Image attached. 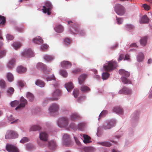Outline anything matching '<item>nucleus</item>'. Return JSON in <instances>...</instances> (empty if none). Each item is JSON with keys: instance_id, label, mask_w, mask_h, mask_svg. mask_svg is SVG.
<instances>
[{"instance_id": "f257e3e1", "label": "nucleus", "mask_w": 152, "mask_h": 152, "mask_svg": "<svg viewBox=\"0 0 152 152\" xmlns=\"http://www.w3.org/2000/svg\"><path fill=\"white\" fill-rule=\"evenodd\" d=\"M68 23L70 26L69 32L70 33L78 34L80 36H83L85 34L86 32L83 30L80 29L78 26L71 21H68Z\"/></svg>"}, {"instance_id": "f03ea898", "label": "nucleus", "mask_w": 152, "mask_h": 152, "mask_svg": "<svg viewBox=\"0 0 152 152\" xmlns=\"http://www.w3.org/2000/svg\"><path fill=\"white\" fill-rule=\"evenodd\" d=\"M69 119L66 117L59 118L57 121V124L60 128L69 129Z\"/></svg>"}, {"instance_id": "7ed1b4c3", "label": "nucleus", "mask_w": 152, "mask_h": 152, "mask_svg": "<svg viewBox=\"0 0 152 152\" xmlns=\"http://www.w3.org/2000/svg\"><path fill=\"white\" fill-rule=\"evenodd\" d=\"M117 66L116 62L112 60L108 61L104 65L103 70L106 72L111 71L115 69Z\"/></svg>"}, {"instance_id": "20e7f679", "label": "nucleus", "mask_w": 152, "mask_h": 152, "mask_svg": "<svg viewBox=\"0 0 152 152\" xmlns=\"http://www.w3.org/2000/svg\"><path fill=\"white\" fill-rule=\"evenodd\" d=\"M61 93L60 91L58 89L55 90L51 94L53 97L51 98H47L45 99L44 101L45 103H48V100H57L59 99V97L61 96Z\"/></svg>"}, {"instance_id": "39448f33", "label": "nucleus", "mask_w": 152, "mask_h": 152, "mask_svg": "<svg viewBox=\"0 0 152 152\" xmlns=\"http://www.w3.org/2000/svg\"><path fill=\"white\" fill-rule=\"evenodd\" d=\"M115 123L116 121L114 119L107 120L104 122L103 127L105 130L110 129L114 126Z\"/></svg>"}, {"instance_id": "423d86ee", "label": "nucleus", "mask_w": 152, "mask_h": 152, "mask_svg": "<svg viewBox=\"0 0 152 152\" xmlns=\"http://www.w3.org/2000/svg\"><path fill=\"white\" fill-rule=\"evenodd\" d=\"M59 109V106L57 104L53 103L50 104L48 108V113L50 115H53L58 111Z\"/></svg>"}, {"instance_id": "0eeeda50", "label": "nucleus", "mask_w": 152, "mask_h": 152, "mask_svg": "<svg viewBox=\"0 0 152 152\" xmlns=\"http://www.w3.org/2000/svg\"><path fill=\"white\" fill-rule=\"evenodd\" d=\"M115 10L116 13L118 15L122 16L123 15L125 12V9L124 7L121 4H118L115 5Z\"/></svg>"}, {"instance_id": "6e6552de", "label": "nucleus", "mask_w": 152, "mask_h": 152, "mask_svg": "<svg viewBox=\"0 0 152 152\" xmlns=\"http://www.w3.org/2000/svg\"><path fill=\"white\" fill-rule=\"evenodd\" d=\"M42 11L44 13H47L48 15H50L51 12L50 11L52 8V5L49 1H47L45 3V5L43 6Z\"/></svg>"}, {"instance_id": "1a4fd4ad", "label": "nucleus", "mask_w": 152, "mask_h": 152, "mask_svg": "<svg viewBox=\"0 0 152 152\" xmlns=\"http://www.w3.org/2000/svg\"><path fill=\"white\" fill-rule=\"evenodd\" d=\"M21 55L22 57H24L31 58L34 56L33 52L30 48L24 49L21 53Z\"/></svg>"}, {"instance_id": "9d476101", "label": "nucleus", "mask_w": 152, "mask_h": 152, "mask_svg": "<svg viewBox=\"0 0 152 152\" xmlns=\"http://www.w3.org/2000/svg\"><path fill=\"white\" fill-rule=\"evenodd\" d=\"M18 134L13 130H8L6 134L5 137L6 139H14L18 137Z\"/></svg>"}, {"instance_id": "9b49d317", "label": "nucleus", "mask_w": 152, "mask_h": 152, "mask_svg": "<svg viewBox=\"0 0 152 152\" xmlns=\"http://www.w3.org/2000/svg\"><path fill=\"white\" fill-rule=\"evenodd\" d=\"M19 102V105L15 108L16 110H20L24 107L27 103L26 100L23 97L20 98Z\"/></svg>"}, {"instance_id": "f8f14e48", "label": "nucleus", "mask_w": 152, "mask_h": 152, "mask_svg": "<svg viewBox=\"0 0 152 152\" xmlns=\"http://www.w3.org/2000/svg\"><path fill=\"white\" fill-rule=\"evenodd\" d=\"M16 63V60L15 59L11 58L7 61L6 66L9 69L12 70L15 67Z\"/></svg>"}, {"instance_id": "ddd939ff", "label": "nucleus", "mask_w": 152, "mask_h": 152, "mask_svg": "<svg viewBox=\"0 0 152 152\" xmlns=\"http://www.w3.org/2000/svg\"><path fill=\"white\" fill-rule=\"evenodd\" d=\"M7 118L8 121L11 122V124H14L18 122L19 120L18 119H15L12 113L10 112L7 113Z\"/></svg>"}, {"instance_id": "4468645a", "label": "nucleus", "mask_w": 152, "mask_h": 152, "mask_svg": "<svg viewBox=\"0 0 152 152\" xmlns=\"http://www.w3.org/2000/svg\"><path fill=\"white\" fill-rule=\"evenodd\" d=\"M132 91L130 88L124 87L120 89L118 92L119 94H125L130 95L132 94Z\"/></svg>"}, {"instance_id": "2eb2a0df", "label": "nucleus", "mask_w": 152, "mask_h": 152, "mask_svg": "<svg viewBox=\"0 0 152 152\" xmlns=\"http://www.w3.org/2000/svg\"><path fill=\"white\" fill-rule=\"evenodd\" d=\"M70 142V137L69 134H63L62 137V142L64 144L68 146Z\"/></svg>"}, {"instance_id": "dca6fc26", "label": "nucleus", "mask_w": 152, "mask_h": 152, "mask_svg": "<svg viewBox=\"0 0 152 152\" xmlns=\"http://www.w3.org/2000/svg\"><path fill=\"white\" fill-rule=\"evenodd\" d=\"M6 149L9 152H19L17 148L12 145H7Z\"/></svg>"}, {"instance_id": "f3484780", "label": "nucleus", "mask_w": 152, "mask_h": 152, "mask_svg": "<svg viewBox=\"0 0 152 152\" xmlns=\"http://www.w3.org/2000/svg\"><path fill=\"white\" fill-rule=\"evenodd\" d=\"M139 112L137 111H135L131 115V118L132 122L137 123L139 117Z\"/></svg>"}, {"instance_id": "a211bd4d", "label": "nucleus", "mask_w": 152, "mask_h": 152, "mask_svg": "<svg viewBox=\"0 0 152 152\" xmlns=\"http://www.w3.org/2000/svg\"><path fill=\"white\" fill-rule=\"evenodd\" d=\"M61 65L63 68L68 69L70 68L72 66L71 63L67 61H64L61 62Z\"/></svg>"}, {"instance_id": "6ab92c4d", "label": "nucleus", "mask_w": 152, "mask_h": 152, "mask_svg": "<svg viewBox=\"0 0 152 152\" xmlns=\"http://www.w3.org/2000/svg\"><path fill=\"white\" fill-rule=\"evenodd\" d=\"M48 135L45 132H42L39 133V137L40 139L43 141H46L48 140Z\"/></svg>"}, {"instance_id": "aec40b11", "label": "nucleus", "mask_w": 152, "mask_h": 152, "mask_svg": "<svg viewBox=\"0 0 152 152\" xmlns=\"http://www.w3.org/2000/svg\"><path fill=\"white\" fill-rule=\"evenodd\" d=\"M48 148L51 150H53L56 149V144L55 141L53 140H51L48 142Z\"/></svg>"}, {"instance_id": "412c9836", "label": "nucleus", "mask_w": 152, "mask_h": 152, "mask_svg": "<svg viewBox=\"0 0 152 152\" xmlns=\"http://www.w3.org/2000/svg\"><path fill=\"white\" fill-rule=\"evenodd\" d=\"M119 72L122 76V77H128L130 75L129 72L123 69L119 70Z\"/></svg>"}, {"instance_id": "4be33fe9", "label": "nucleus", "mask_w": 152, "mask_h": 152, "mask_svg": "<svg viewBox=\"0 0 152 152\" xmlns=\"http://www.w3.org/2000/svg\"><path fill=\"white\" fill-rule=\"evenodd\" d=\"M144 55L143 53L139 52L138 53L136 56V59L137 62H140L144 61Z\"/></svg>"}, {"instance_id": "5701e85b", "label": "nucleus", "mask_w": 152, "mask_h": 152, "mask_svg": "<svg viewBox=\"0 0 152 152\" xmlns=\"http://www.w3.org/2000/svg\"><path fill=\"white\" fill-rule=\"evenodd\" d=\"M32 42L33 43L38 44L40 45L43 42V40L40 36H37L34 38L32 40Z\"/></svg>"}, {"instance_id": "b1692460", "label": "nucleus", "mask_w": 152, "mask_h": 152, "mask_svg": "<svg viewBox=\"0 0 152 152\" xmlns=\"http://www.w3.org/2000/svg\"><path fill=\"white\" fill-rule=\"evenodd\" d=\"M64 86L65 87L68 92H70L74 87L73 83L71 82L66 83L65 84Z\"/></svg>"}, {"instance_id": "393cba45", "label": "nucleus", "mask_w": 152, "mask_h": 152, "mask_svg": "<svg viewBox=\"0 0 152 152\" xmlns=\"http://www.w3.org/2000/svg\"><path fill=\"white\" fill-rule=\"evenodd\" d=\"M86 124L85 122H81L79 123L77 125V129L80 131H83L86 129Z\"/></svg>"}, {"instance_id": "a878e982", "label": "nucleus", "mask_w": 152, "mask_h": 152, "mask_svg": "<svg viewBox=\"0 0 152 152\" xmlns=\"http://www.w3.org/2000/svg\"><path fill=\"white\" fill-rule=\"evenodd\" d=\"M36 67L38 69L41 70L43 72L46 70V65L42 63H37L36 65Z\"/></svg>"}, {"instance_id": "bb28decb", "label": "nucleus", "mask_w": 152, "mask_h": 152, "mask_svg": "<svg viewBox=\"0 0 152 152\" xmlns=\"http://www.w3.org/2000/svg\"><path fill=\"white\" fill-rule=\"evenodd\" d=\"M16 71L18 73L22 74L26 72L27 69L22 66H20L17 68Z\"/></svg>"}, {"instance_id": "cd10ccee", "label": "nucleus", "mask_w": 152, "mask_h": 152, "mask_svg": "<svg viewBox=\"0 0 152 152\" xmlns=\"http://www.w3.org/2000/svg\"><path fill=\"white\" fill-rule=\"evenodd\" d=\"M87 77V75L86 74H82L78 78L79 83L80 85L82 84L85 81Z\"/></svg>"}, {"instance_id": "c85d7f7f", "label": "nucleus", "mask_w": 152, "mask_h": 152, "mask_svg": "<svg viewBox=\"0 0 152 152\" xmlns=\"http://www.w3.org/2000/svg\"><path fill=\"white\" fill-rule=\"evenodd\" d=\"M55 31L57 33H60L63 32L64 28L61 25H56L54 28Z\"/></svg>"}, {"instance_id": "c756f323", "label": "nucleus", "mask_w": 152, "mask_h": 152, "mask_svg": "<svg viewBox=\"0 0 152 152\" xmlns=\"http://www.w3.org/2000/svg\"><path fill=\"white\" fill-rule=\"evenodd\" d=\"M83 136L84 138L83 142L85 144L89 143L91 142V138L87 135L83 134Z\"/></svg>"}, {"instance_id": "7c9ffc66", "label": "nucleus", "mask_w": 152, "mask_h": 152, "mask_svg": "<svg viewBox=\"0 0 152 152\" xmlns=\"http://www.w3.org/2000/svg\"><path fill=\"white\" fill-rule=\"evenodd\" d=\"M149 19L146 15H144L141 17L140 19L139 22L140 23H147L148 22Z\"/></svg>"}, {"instance_id": "2f4dec72", "label": "nucleus", "mask_w": 152, "mask_h": 152, "mask_svg": "<svg viewBox=\"0 0 152 152\" xmlns=\"http://www.w3.org/2000/svg\"><path fill=\"white\" fill-rule=\"evenodd\" d=\"M45 84V83L43 81L40 80H37L35 81V84L41 88L44 87Z\"/></svg>"}, {"instance_id": "473e14b6", "label": "nucleus", "mask_w": 152, "mask_h": 152, "mask_svg": "<svg viewBox=\"0 0 152 152\" xmlns=\"http://www.w3.org/2000/svg\"><path fill=\"white\" fill-rule=\"evenodd\" d=\"M43 58L45 60L47 61H51L54 59V58L53 56L47 54L44 55Z\"/></svg>"}, {"instance_id": "72a5a7b5", "label": "nucleus", "mask_w": 152, "mask_h": 152, "mask_svg": "<svg viewBox=\"0 0 152 152\" xmlns=\"http://www.w3.org/2000/svg\"><path fill=\"white\" fill-rule=\"evenodd\" d=\"M80 115L77 113H72L70 115V117L72 120L77 119L80 117Z\"/></svg>"}, {"instance_id": "f704fd0d", "label": "nucleus", "mask_w": 152, "mask_h": 152, "mask_svg": "<svg viewBox=\"0 0 152 152\" xmlns=\"http://www.w3.org/2000/svg\"><path fill=\"white\" fill-rule=\"evenodd\" d=\"M113 111L116 113L119 114H122L123 112L122 108L121 107H115L114 108Z\"/></svg>"}, {"instance_id": "c9c22d12", "label": "nucleus", "mask_w": 152, "mask_h": 152, "mask_svg": "<svg viewBox=\"0 0 152 152\" xmlns=\"http://www.w3.org/2000/svg\"><path fill=\"white\" fill-rule=\"evenodd\" d=\"M42 77L44 79L46 78V80L47 81H51L52 80H56V78L54 75L53 74L50 76L47 77H45V75H44V74H43L42 76Z\"/></svg>"}, {"instance_id": "e433bc0d", "label": "nucleus", "mask_w": 152, "mask_h": 152, "mask_svg": "<svg viewBox=\"0 0 152 152\" xmlns=\"http://www.w3.org/2000/svg\"><path fill=\"white\" fill-rule=\"evenodd\" d=\"M80 90L82 92L86 93L89 91L90 89L88 86L83 85L80 87Z\"/></svg>"}, {"instance_id": "4c0bfd02", "label": "nucleus", "mask_w": 152, "mask_h": 152, "mask_svg": "<svg viewBox=\"0 0 152 152\" xmlns=\"http://www.w3.org/2000/svg\"><path fill=\"white\" fill-rule=\"evenodd\" d=\"M12 46L14 49L17 50L21 47V44L20 42H14L12 44Z\"/></svg>"}, {"instance_id": "58836bf2", "label": "nucleus", "mask_w": 152, "mask_h": 152, "mask_svg": "<svg viewBox=\"0 0 152 152\" xmlns=\"http://www.w3.org/2000/svg\"><path fill=\"white\" fill-rule=\"evenodd\" d=\"M7 78L10 82L12 81L14 79V77L12 73L10 72L7 73L6 74Z\"/></svg>"}, {"instance_id": "ea45409f", "label": "nucleus", "mask_w": 152, "mask_h": 152, "mask_svg": "<svg viewBox=\"0 0 152 152\" xmlns=\"http://www.w3.org/2000/svg\"><path fill=\"white\" fill-rule=\"evenodd\" d=\"M147 37H142L140 41V44L142 46H145L147 44Z\"/></svg>"}, {"instance_id": "a19ab883", "label": "nucleus", "mask_w": 152, "mask_h": 152, "mask_svg": "<svg viewBox=\"0 0 152 152\" xmlns=\"http://www.w3.org/2000/svg\"><path fill=\"white\" fill-rule=\"evenodd\" d=\"M84 150L85 152H94L95 149L92 147H87L84 148Z\"/></svg>"}, {"instance_id": "79ce46f5", "label": "nucleus", "mask_w": 152, "mask_h": 152, "mask_svg": "<svg viewBox=\"0 0 152 152\" xmlns=\"http://www.w3.org/2000/svg\"><path fill=\"white\" fill-rule=\"evenodd\" d=\"M27 98L29 99V101L32 102L34 99V97L33 95L31 94L28 92L26 94Z\"/></svg>"}, {"instance_id": "37998d69", "label": "nucleus", "mask_w": 152, "mask_h": 152, "mask_svg": "<svg viewBox=\"0 0 152 152\" xmlns=\"http://www.w3.org/2000/svg\"><path fill=\"white\" fill-rule=\"evenodd\" d=\"M127 77H121V78L122 82L124 84H130L131 82L130 80L127 78Z\"/></svg>"}, {"instance_id": "c03bdc74", "label": "nucleus", "mask_w": 152, "mask_h": 152, "mask_svg": "<svg viewBox=\"0 0 152 152\" xmlns=\"http://www.w3.org/2000/svg\"><path fill=\"white\" fill-rule=\"evenodd\" d=\"M60 75L64 77H66L68 75V73L65 70L61 69L59 71Z\"/></svg>"}, {"instance_id": "a18cd8bd", "label": "nucleus", "mask_w": 152, "mask_h": 152, "mask_svg": "<svg viewBox=\"0 0 152 152\" xmlns=\"http://www.w3.org/2000/svg\"><path fill=\"white\" fill-rule=\"evenodd\" d=\"M6 86L5 81L3 79H0V87L2 89H4Z\"/></svg>"}, {"instance_id": "49530a36", "label": "nucleus", "mask_w": 152, "mask_h": 152, "mask_svg": "<svg viewBox=\"0 0 152 152\" xmlns=\"http://www.w3.org/2000/svg\"><path fill=\"white\" fill-rule=\"evenodd\" d=\"M69 128H70L73 130L76 131L77 129V126L75 123L72 122L69 125Z\"/></svg>"}, {"instance_id": "de8ad7c7", "label": "nucleus", "mask_w": 152, "mask_h": 152, "mask_svg": "<svg viewBox=\"0 0 152 152\" xmlns=\"http://www.w3.org/2000/svg\"><path fill=\"white\" fill-rule=\"evenodd\" d=\"M110 74L107 72H103L102 73V78L103 80H107L109 77Z\"/></svg>"}, {"instance_id": "09e8293b", "label": "nucleus", "mask_w": 152, "mask_h": 152, "mask_svg": "<svg viewBox=\"0 0 152 152\" xmlns=\"http://www.w3.org/2000/svg\"><path fill=\"white\" fill-rule=\"evenodd\" d=\"M19 103V101L15 100L10 103V105L12 107H14L16 106H18Z\"/></svg>"}, {"instance_id": "8fccbe9b", "label": "nucleus", "mask_w": 152, "mask_h": 152, "mask_svg": "<svg viewBox=\"0 0 152 152\" xmlns=\"http://www.w3.org/2000/svg\"><path fill=\"white\" fill-rule=\"evenodd\" d=\"M5 23V18L3 16L0 15V26H2Z\"/></svg>"}, {"instance_id": "3c124183", "label": "nucleus", "mask_w": 152, "mask_h": 152, "mask_svg": "<svg viewBox=\"0 0 152 152\" xmlns=\"http://www.w3.org/2000/svg\"><path fill=\"white\" fill-rule=\"evenodd\" d=\"M107 113L108 112L106 110H104L102 111L99 115V117L98 119V120H99L100 118H101L102 117L105 116Z\"/></svg>"}, {"instance_id": "603ef678", "label": "nucleus", "mask_w": 152, "mask_h": 152, "mask_svg": "<svg viewBox=\"0 0 152 152\" xmlns=\"http://www.w3.org/2000/svg\"><path fill=\"white\" fill-rule=\"evenodd\" d=\"M99 143L102 146L106 147H109L111 145V143L108 142H100Z\"/></svg>"}, {"instance_id": "864d4df0", "label": "nucleus", "mask_w": 152, "mask_h": 152, "mask_svg": "<svg viewBox=\"0 0 152 152\" xmlns=\"http://www.w3.org/2000/svg\"><path fill=\"white\" fill-rule=\"evenodd\" d=\"M40 127L39 126L37 125L32 126L30 129V131H36L37 130H39Z\"/></svg>"}, {"instance_id": "5fc2aeb1", "label": "nucleus", "mask_w": 152, "mask_h": 152, "mask_svg": "<svg viewBox=\"0 0 152 152\" xmlns=\"http://www.w3.org/2000/svg\"><path fill=\"white\" fill-rule=\"evenodd\" d=\"M64 44L68 46L71 43V40L68 38H66L64 39Z\"/></svg>"}, {"instance_id": "6e6d98bb", "label": "nucleus", "mask_w": 152, "mask_h": 152, "mask_svg": "<svg viewBox=\"0 0 152 152\" xmlns=\"http://www.w3.org/2000/svg\"><path fill=\"white\" fill-rule=\"evenodd\" d=\"M7 51L5 50H0V59L2 58L6 55Z\"/></svg>"}, {"instance_id": "4d7b16f0", "label": "nucleus", "mask_w": 152, "mask_h": 152, "mask_svg": "<svg viewBox=\"0 0 152 152\" xmlns=\"http://www.w3.org/2000/svg\"><path fill=\"white\" fill-rule=\"evenodd\" d=\"M29 141V139L28 138L26 137H24L20 141V142L21 143H24Z\"/></svg>"}, {"instance_id": "13d9d810", "label": "nucleus", "mask_w": 152, "mask_h": 152, "mask_svg": "<svg viewBox=\"0 0 152 152\" xmlns=\"http://www.w3.org/2000/svg\"><path fill=\"white\" fill-rule=\"evenodd\" d=\"M48 45L46 44H42L40 47V50H44L47 49L48 48Z\"/></svg>"}, {"instance_id": "bf43d9fd", "label": "nucleus", "mask_w": 152, "mask_h": 152, "mask_svg": "<svg viewBox=\"0 0 152 152\" xmlns=\"http://www.w3.org/2000/svg\"><path fill=\"white\" fill-rule=\"evenodd\" d=\"M73 94L75 98L77 97L79 94V90L77 89H74Z\"/></svg>"}, {"instance_id": "052dcab7", "label": "nucleus", "mask_w": 152, "mask_h": 152, "mask_svg": "<svg viewBox=\"0 0 152 152\" xmlns=\"http://www.w3.org/2000/svg\"><path fill=\"white\" fill-rule=\"evenodd\" d=\"M126 28L128 30H130L134 29V26L131 24H127L126 25Z\"/></svg>"}, {"instance_id": "680f3d73", "label": "nucleus", "mask_w": 152, "mask_h": 152, "mask_svg": "<svg viewBox=\"0 0 152 152\" xmlns=\"http://www.w3.org/2000/svg\"><path fill=\"white\" fill-rule=\"evenodd\" d=\"M18 85L20 87L22 88L24 86L25 83L22 80H19L18 82Z\"/></svg>"}, {"instance_id": "e2e57ef3", "label": "nucleus", "mask_w": 152, "mask_h": 152, "mask_svg": "<svg viewBox=\"0 0 152 152\" xmlns=\"http://www.w3.org/2000/svg\"><path fill=\"white\" fill-rule=\"evenodd\" d=\"M123 18H116V20L117 21V23L120 25L122 24L123 21Z\"/></svg>"}, {"instance_id": "0e129e2a", "label": "nucleus", "mask_w": 152, "mask_h": 152, "mask_svg": "<svg viewBox=\"0 0 152 152\" xmlns=\"http://www.w3.org/2000/svg\"><path fill=\"white\" fill-rule=\"evenodd\" d=\"M33 145L31 144H28L26 145V147L27 149L30 150L34 148Z\"/></svg>"}, {"instance_id": "69168bd1", "label": "nucleus", "mask_w": 152, "mask_h": 152, "mask_svg": "<svg viewBox=\"0 0 152 152\" xmlns=\"http://www.w3.org/2000/svg\"><path fill=\"white\" fill-rule=\"evenodd\" d=\"M6 38L8 41L12 40L13 39V37L10 34H7L6 36Z\"/></svg>"}, {"instance_id": "338daca9", "label": "nucleus", "mask_w": 152, "mask_h": 152, "mask_svg": "<svg viewBox=\"0 0 152 152\" xmlns=\"http://www.w3.org/2000/svg\"><path fill=\"white\" fill-rule=\"evenodd\" d=\"M14 90V89L13 88L10 87L8 89L7 91V92L10 94H11L13 93Z\"/></svg>"}, {"instance_id": "774afa93", "label": "nucleus", "mask_w": 152, "mask_h": 152, "mask_svg": "<svg viewBox=\"0 0 152 152\" xmlns=\"http://www.w3.org/2000/svg\"><path fill=\"white\" fill-rule=\"evenodd\" d=\"M86 99V97L84 95L80 96L78 99V101L80 102L82 101L85 100Z\"/></svg>"}]
</instances>
